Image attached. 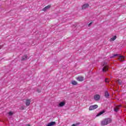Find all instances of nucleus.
Segmentation results:
<instances>
[{"instance_id":"nucleus-24","label":"nucleus","mask_w":126,"mask_h":126,"mask_svg":"<svg viewBox=\"0 0 126 126\" xmlns=\"http://www.w3.org/2000/svg\"><path fill=\"white\" fill-rule=\"evenodd\" d=\"M92 23L93 22H91L90 24H88V27H90V26H91V25H92Z\"/></svg>"},{"instance_id":"nucleus-19","label":"nucleus","mask_w":126,"mask_h":126,"mask_svg":"<svg viewBox=\"0 0 126 126\" xmlns=\"http://www.w3.org/2000/svg\"><path fill=\"white\" fill-rule=\"evenodd\" d=\"M118 111H119V108L118 107L114 108V112H115L116 113H117Z\"/></svg>"},{"instance_id":"nucleus-5","label":"nucleus","mask_w":126,"mask_h":126,"mask_svg":"<svg viewBox=\"0 0 126 126\" xmlns=\"http://www.w3.org/2000/svg\"><path fill=\"white\" fill-rule=\"evenodd\" d=\"M27 60H28V56L25 55L22 57L21 61H27Z\"/></svg>"},{"instance_id":"nucleus-18","label":"nucleus","mask_w":126,"mask_h":126,"mask_svg":"<svg viewBox=\"0 0 126 126\" xmlns=\"http://www.w3.org/2000/svg\"><path fill=\"white\" fill-rule=\"evenodd\" d=\"M80 125V123L79 122L75 124H73L71 126H79Z\"/></svg>"},{"instance_id":"nucleus-20","label":"nucleus","mask_w":126,"mask_h":126,"mask_svg":"<svg viewBox=\"0 0 126 126\" xmlns=\"http://www.w3.org/2000/svg\"><path fill=\"white\" fill-rule=\"evenodd\" d=\"M108 78H105V82H106V83H109L110 81H108Z\"/></svg>"},{"instance_id":"nucleus-22","label":"nucleus","mask_w":126,"mask_h":126,"mask_svg":"<svg viewBox=\"0 0 126 126\" xmlns=\"http://www.w3.org/2000/svg\"><path fill=\"white\" fill-rule=\"evenodd\" d=\"M36 91H37V92H38V93H40V92H41V90H40V89H37L36 90Z\"/></svg>"},{"instance_id":"nucleus-17","label":"nucleus","mask_w":126,"mask_h":126,"mask_svg":"<svg viewBox=\"0 0 126 126\" xmlns=\"http://www.w3.org/2000/svg\"><path fill=\"white\" fill-rule=\"evenodd\" d=\"M117 83H118V84H119V85H122V80L119 79L117 80Z\"/></svg>"},{"instance_id":"nucleus-2","label":"nucleus","mask_w":126,"mask_h":126,"mask_svg":"<svg viewBox=\"0 0 126 126\" xmlns=\"http://www.w3.org/2000/svg\"><path fill=\"white\" fill-rule=\"evenodd\" d=\"M107 64L108 63L107 62L103 63L102 66H103V68H102V71L103 72H106V71H108L109 70V66Z\"/></svg>"},{"instance_id":"nucleus-15","label":"nucleus","mask_w":126,"mask_h":126,"mask_svg":"<svg viewBox=\"0 0 126 126\" xmlns=\"http://www.w3.org/2000/svg\"><path fill=\"white\" fill-rule=\"evenodd\" d=\"M117 39V35L114 36L112 38H110V41H115Z\"/></svg>"},{"instance_id":"nucleus-6","label":"nucleus","mask_w":126,"mask_h":126,"mask_svg":"<svg viewBox=\"0 0 126 126\" xmlns=\"http://www.w3.org/2000/svg\"><path fill=\"white\" fill-rule=\"evenodd\" d=\"M56 124V122H51L49 123H48L46 126H55Z\"/></svg>"},{"instance_id":"nucleus-26","label":"nucleus","mask_w":126,"mask_h":126,"mask_svg":"<svg viewBox=\"0 0 126 126\" xmlns=\"http://www.w3.org/2000/svg\"><path fill=\"white\" fill-rule=\"evenodd\" d=\"M113 58H114V55H113L112 56L110 57V59H113Z\"/></svg>"},{"instance_id":"nucleus-9","label":"nucleus","mask_w":126,"mask_h":126,"mask_svg":"<svg viewBox=\"0 0 126 126\" xmlns=\"http://www.w3.org/2000/svg\"><path fill=\"white\" fill-rule=\"evenodd\" d=\"M84 79V78H83V77L82 76H79L77 78V80L78 81H81V82L83 81Z\"/></svg>"},{"instance_id":"nucleus-10","label":"nucleus","mask_w":126,"mask_h":126,"mask_svg":"<svg viewBox=\"0 0 126 126\" xmlns=\"http://www.w3.org/2000/svg\"><path fill=\"white\" fill-rule=\"evenodd\" d=\"M65 105V102L64 101H62L59 103L58 107H63Z\"/></svg>"},{"instance_id":"nucleus-12","label":"nucleus","mask_w":126,"mask_h":126,"mask_svg":"<svg viewBox=\"0 0 126 126\" xmlns=\"http://www.w3.org/2000/svg\"><path fill=\"white\" fill-rule=\"evenodd\" d=\"M118 60L120 62H124L125 61V57L123 56H120Z\"/></svg>"},{"instance_id":"nucleus-25","label":"nucleus","mask_w":126,"mask_h":126,"mask_svg":"<svg viewBox=\"0 0 126 126\" xmlns=\"http://www.w3.org/2000/svg\"><path fill=\"white\" fill-rule=\"evenodd\" d=\"M118 56H119V54H114L113 55V57H118Z\"/></svg>"},{"instance_id":"nucleus-11","label":"nucleus","mask_w":126,"mask_h":126,"mask_svg":"<svg viewBox=\"0 0 126 126\" xmlns=\"http://www.w3.org/2000/svg\"><path fill=\"white\" fill-rule=\"evenodd\" d=\"M89 7V4L88 3H86L82 6V8L83 9H85V8H87V7Z\"/></svg>"},{"instance_id":"nucleus-7","label":"nucleus","mask_w":126,"mask_h":126,"mask_svg":"<svg viewBox=\"0 0 126 126\" xmlns=\"http://www.w3.org/2000/svg\"><path fill=\"white\" fill-rule=\"evenodd\" d=\"M51 7V5H48L42 9L43 11H46L47 9H49Z\"/></svg>"},{"instance_id":"nucleus-21","label":"nucleus","mask_w":126,"mask_h":126,"mask_svg":"<svg viewBox=\"0 0 126 126\" xmlns=\"http://www.w3.org/2000/svg\"><path fill=\"white\" fill-rule=\"evenodd\" d=\"M8 115H9V116H12V115H13V113H12V112H11V111H10L8 113Z\"/></svg>"},{"instance_id":"nucleus-3","label":"nucleus","mask_w":126,"mask_h":126,"mask_svg":"<svg viewBox=\"0 0 126 126\" xmlns=\"http://www.w3.org/2000/svg\"><path fill=\"white\" fill-rule=\"evenodd\" d=\"M98 108V105L95 104L94 105H91L89 108V111H92L93 110H95V109H97Z\"/></svg>"},{"instance_id":"nucleus-14","label":"nucleus","mask_w":126,"mask_h":126,"mask_svg":"<svg viewBox=\"0 0 126 126\" xmlns=\"http://www.w3.org/2000/svg\"><path fill=\"white\" fill-rule=\"evenodd\" d=\"M105 113V110H102L100 112H99L97 115L96 117H99V116H101V115H103Z\"/></svg>"},{"instance_id":"nucleus-13","label":"nucleus","mask_w":126,"mask_h":126,"mask_svg":"<svg viewBox=\"0 0 126 126\" xmlns=\"http://www.w3.org/2000/svg\"><path fill=\"white\" fill-rule=\"evenodd\" d=\"M31 103V99H27L26 101V105L27 106H28L30 105V103Z\"/></svg>"},{"instance_id":"nucleus-23","label":"nucleus","mask_w":126,"mask_h":126,"mask_svg":"<svg viewBox=\"0 0 126 126\" xmlns=\"http://www.w3.org/2000/svg\"><path fill=\"white\" fill-rule=\"evenodd\" d=\"M20 110H24V106H21V107L19 108Z\"/></svg>"},{"instance_id":"nucleus-8","label":"nucleus","mask_w":126,"mask_h":126,"mask_svg":"<svg viewBox=\"0 0 126 126\" xmlns=\"http://www.w3.org/2000/svg\"><path fill=\"white\" fill-rule=\"evenodd\" d=\"M104 96L105 97V98H109V97L110 96V94H109V92H107V91H106L104 93Z\"/></svg>"},{"instance_id":"nucleus-1","label":"nucleus","mask_w":126,"mask_h":126,"mask_svg":"<svg viewBox=\"0 0 126 126\" xmlns=\"http://www.w3.org/2000/svg\"><path fill=\"white\" fill-rule=\"evenodd\" d=\"M110 123H112V119H111V118H107L103 119L101 121V126H107V125L110 124Z\"/></svg>"},{"instance_id":"nucleus-4","label":"nucleus","mask_w":126,"mask_h":126,"mask_svg":"<svg viewBox=\"0 0 126 126\" xmlns=\"http://www.w3.org/2000/svg\"><path fill=\"white\" fill-rule=\"evenodd\" d=\"M94 98L95 101H99V99H101V96L99 94H95L94 95Z\"/></svg>"},{"instance_id":"nucleus-16","label":"nucleus","mask_w":126,"mask_h":126,"mask_svg":"<svg viewBox=\"0 0 126 126\" xmlns=\"http://www.w3.org/2000/svg\"><path fill=\"white\" fill-rule=\"evenodd\" d=\"M71 83L72 84V85H77V82L73 80L71 81Z\"/></svg>"}]
</instances>
